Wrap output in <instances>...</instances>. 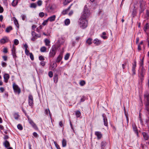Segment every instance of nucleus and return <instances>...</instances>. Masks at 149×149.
Listing matches in <instances>:
<instances>
[{
	"mask_svg": "<svg viewBox=\"0 0 149 149\" xmlns=\"http://www.w3.org/2000/svg\"><path fill=\"white\" fill-rule=\"evenodd\" d=\"M90 15L89 10L87 7L85 6L80 18L87 19L90 17Z\"/></svg>",
	"mask_w": 149,
	"mask_h": 149,
	"instance_id": "f257e3e1",
	"label": "nucleus"
},
{
	"mask_svg": "<svg viewBox=\"0 0 149 149\" xmlns=\"http://www.w3.org/2000/svg\"><path fill=\"white\" fill-rule=\"evenodd\" d=\"M79 22L80 26L83 29L86 28L88 26V21L87 19L80 18Z\"/></svg>",
	"mask_w": 149,
	"mask_h": 149,
	"instance_id": "f03ea898",
	"label": "nucleus"
},
{
	"mask_svg": "<svg viewBox=\"0 0 149 149\" xmlns=\"http://www.w3.org/2000/svg\"><path fill=\"white\" fill-rule=\"evenodd\" d=\"M56 48L55 46H53L52 47L49 53V57H54L56 54Z\"/></svg>",
	"mask_w": 149,
	"mask_h": 149,
	"instance_id": "7ed1b4c3",
	"label": "nucleus"
},
{
	"mask_svg": "<svg viewBox=\"0 0 149 149\" xmlns=\"http://www.w3.org/2000/svg\"><path fill=\"white\" fill-rule=\"evenodd\" d=\"M13 88L14 92L15 93H17L19 95L21 92V91L20 88L18 86L15 84V83H13Z\"/></svg>",
	"mask_w": 149,
	"mask_h": 149,
	"instance_id": "20e7f679",
	"label": "nucleus"
},
{
	"mask_svg": "<svg viewBox=\"0 0 149 149\" xmlns=\"http://www.w3.org/2000/svg\"><path fill=\"white\" fill-rule=\"evenodd\" d=\"M145 72V70L142 68H141L138 73V76L140 78L141 81H142L143 79V76Z\"/></svg>",
	"mask_w": 149,
	"mask_h": 149,
	"instance_id": "39448f33",
	"label": "nucleus"
},
{
	"mask_svg": "<svg viewBox=\"0 0 149 149\" xmlns=\"http://www.w3.org/2000/svg\"><path fill=\"white\" fill-rule=\"evenodd\" d=\"M33 96L29 95L28 97V103L29 106L32 107L33 105Z\"/></svg>",
	"mask_w": 149,
	"mask_h": 149,
	"instance_id": "423d86ee",
	"label": "nucleus"
},
{
	"mask_svg": "<svg viewBox=\"0 0 149 149\" xmlns=\"http://www.w3.org/2000/svg\"><path fill=\"white\" fill-rule=\"evenodd\" d=\"M134 63H132V71L133 72V75H135L136 74L135 69L136 66V59L134 60Z\"/></svg>",
	"mask_w": 149,
	"mask_h": 149,
	"instance_id": "0eeeda50",
	"label": "nucleus"
},
{
	"mask_svg": "<svg viewBox=\"0 0 149 149\" xmlns=\"http://www.w3.org/2000/svg\"><path fill=\"white\" fill-rule=\"evenodd\" d=\"M73 3H72L70 4V5L69 6L68 8L63 10L62 12V14L63 15H65L68 13V11L70 10L71 8L72 7V6L73 5Z\"/></svg>",
	"mask_w": 149,
	"mask_h": 149,
	"instance_id": "6e6552de",
	"label": "nucleus"
},
{
	"mask_svg": "<svg viewBox=\"0 0 149 149\" xmlns=\"http://www.w3.org/2000/svg\"><path fill=\"white\" fill-rule=\"evenodd\" d=\"M102 117L103 118V120L104 122V125L106 126H108V123L107 121V117H106V115L104 113H103L102 115Z\"/></svg>",
	"mask_w": 149,
	"mask_h": 149,
	"instance_id": "1a4fd4ad",
	"label": "nucleus"
},
{
	"mask_svg": "<svg viewBox=\"0 0 149 149\" xmlns=\"http://www.w3.org/2000/svg\"><path fill=\"white\" fill-rule=\"evenodd\" d=\"M28 120L30 124L32 126V127L35 130L38 129V128L36 124L31 119H28Z\"/></svg>",
	"mask_w": 149,
	"mask_h": 149,
	"instance_id": "9d476101",
	"label": "nucleus"
},
{
	"mask_svg": "<svg viewBox=\"0 0 149 149\" xmlns=\"http://www.w3.org/2000/svg\"><path fill=\"white\" fill-rule=\"evenodd\" d=\"M95 134L97 136L98 140L100 139L102 136V134L101 132L99 131H95Z\"/></svg>",
	"mask_w": 149,
	"mask_h": 149,
	"instance_id": "9b49d317",
	"label": "nucleus"
},
{
	"mask_svg": "<svg viewBox=\"0 0 149 149\" xmlns=\"http://www.w3.org/2000/svg\"><path fill=\"white\" fill-rule=\"evenodd\" d=\"M144 31L148 36L149 34V24L148 23H147L146 24L144 27Z\"/></svg>",
	"mask_w": 149,
	"mask_h": 149,
	"instance_id": "f8f14e48",
	"label": "nucleus"
},
{
	"mask_svg": "<svg viewBox=\"0 0 149 149\" xmlns=\"http://www.w3.org/2000/svg\"><path fill=\"white\" fill-rule=\"evenodd\" d=\"M10 41L8 38H3L0 40V43L2 44L8 42Z\"/></svg>",
	"mask_w": 149,
	"mask_h": 149,
	"instance_id": "ddd939ff",
	"label": "nucleus"
},
{
	"mask_svg": "<svg viewBox=\"0 0 149 149\" xmlns=\"http://www.w3.org/2000/svg\"><path fill=\"white\" fill-rule=\"evenodd\" d=\"M132 127L133 131H134V132L136 133L138 135V132L137 127L136 124L135 123H132Z\"/></svg>",
	"mask_w": 149,
	"mask_h": 149,
	"instance_id": "4468645a",
	"label": "nucleus"
},
{
	"mask_svg": "<svg viewBox=\"0 0 149 149\" xmlns=\"http://www.w3.org/2000/svg\"><path fill=\"white\" fill-rule=\"evenodd\" d=\"M144 139L145 140H147L149 138V136L148 134L145 132H143L142 133Z\"/></svg>",
	"mask_w": 149,
	"mask_h": 149,
	"instance_id": "2eb2a0df",
	"label": "nucleus"
},
{
	"mask_svg": "<svg viewBox=\"0 0 149 149\" xmlns=\"http://www.w3.org/2000/svg\"><path fill=\"white\" fill-rule=\"evenodd\" d=\"M107 144V142L105 141H102L101 143V149H105V147Z\"/></svg>",
	"mask_w": 149,
	"mask_h": 149,
	"instance_id": "dca6fc26",
	"label": "nucleus"
},
{
	"mask_svg": "<svg viewBox=\"0 0 149 149\" xmlns=\"http://www.w3.org/2000/svg\"><path fill=\"white\" fill-rule=\"evenodd\" d=\"M3 146L6 148H7L10 146V145L9 142L7 140L5 141L3 143Z\"/></svg>",
	"mask_w": 149,
	"mask_h": 149,
	"instance_id": "f3484780",
	"label": "nucleus"
},
{
	"mask_svg": "<svg viewBox=\"0 0 149 149\" xmlns=\"http://www.w3.org/2000/svg\"><path fill=\"white\" fill-rule=\"evenodd\" d=\"M93 43L96 45H99L101 43V41L97 38H96L93 41Z\"/></svg>",
	"mask_w": 149,
	"mask_h": 149,
	"instance_id": "a211bd4d",
	"label": "nucleus"
},
{
	"mask_svg": "<svg viewBox=\"0 0 149 149\" xmlns=\"http://www.w3.org/2000/svg\"><path fill=\"white\" fill-rule=\"evenodd\" d=\"M56 16L54 15L48 17L47 19L48 21L52 22L54 21L56 19Z\"/></svg>",
	"mask_w": 149,
	"mask_h": 149,
	"instance_id": "6ab92c4d",
	"label": "nucleus"
},
{
	"mask_svg": "<svg viewBox=\"0 0 149 149\" xmlns=\"http://www.w3.org/2000/svg\"><path fill=\"white\" fill-rule=\"evenodd\" d=\"M9 78V75L8 74H5L4 76V79L5 80V82L6 83H7Z\"/></svg>",
	"mask_w": 149,
	"mask_h": 149,
	"instance_id": "aec40b11",
	"label": "nucleus"
},
{
	"mask_svg": "<svg viewBox=\"0 0 149 149\" xmlns=\"http://www.w3.org/2000/svg\"><path fill=\"white\" fill-rule=\"evenodd\" d=\"M58 75L57 74H54L53 77V80L54 82L56 84L58 82Z\"/></svg>",
	"mask_w": 149,
	"mask_h": 149,
	"instance_id": "412c9836",
	"label": "nucleus"
},
{
	"mask_svg": "<svg viewBox=\"0 0 149 149\" xmlns=\"http://www.w3.org/2000/svg\"><path fill=\"white\" fill-rule=\"evenodd\" d=\"M63 57V56L62 54H60L58 56L56 62L57 63H59L62 60Z\"/></svg>",
	"mask_w": 149,
	"mask_h": 149,
	"instance_id": "4be33fe9",
	"label": "nucleus"
},
{
	"mask_svg": "<svg viewBox=\"0 0 149 149\" xmlns=\"http://www.w3.org/2000/svg\"><path fill=\"white\" fill-rule=\"evenodd\" d=\"M64 69L63 67H58L56 70L57 72H59L63 71Z\"/></svg>",
	"mask_w": 149,
	"mask_h": 149,
	"instance_id": "5701e85b",
	"label": "nucleus"
},
{
	"mask_svg": "<svg viewBox=\"0 0 149 149\" xmlns=\"http://www.w3.org/2000/svg\"><path fill=\"white\" fill-rule=\"evenodd\" d=\"M40 50L42 52H45L47 51V48L43 46L40 48Z\"/></svg>",
	"mask_w": 149,
	"mask_h": 149,
	"instance_id": "b1692460",
	"label": "nucleus"
},
{
	"mask_svg": "<svg viewBox=\"0 0 149 149\" xmlns=\"http://www.w3.org/2000/svg\"><path fill=\"white\" fill-rule=\"evenodd\" d=\"M13 29L12 27L11 26H9L7 27L6 29V32L8 33Z\"/></svg>",
	"mask_w": 149,
	"mask_h": 149,
	"instance_id": "393cba45",
	"label": "nucleus"
},
{
	"mask_svg": "<svg viewBox=\"0 0 149 149\" xmlns=\"http://www.w3.org/2000/svg\"><path fill=\"white\" fill-rule=\"evenodd\" d=\"M32 35L33 37H40L39 35L36 34L34 31L32 32Z\"/></svg>",
	"mask_w": 149,
	"mask_h": 149,
	"instance_id": "a878e982",
	"label": "nucleus"
},
{
	"mask_svg": "<svg viewBox=\"0 0 149 149\" xmlns=\"http://www.w3.org/2000/svg\"><path fill=\"white\" fill-rule=\"evenodd\" d=\"M66 141L65 139H63L62 141V146L63 147H65L66 146Z\"/></svg>",
	"mask_w": 149,
	"mask_h": 149,
	"instance_id": "bb28decb",
	"label": "nucleus"
},
{
	"mask_svg": "<svg viewBox=\"0 0 149 149\" xmlns=\"http://www.w3.org/2000/svg\"><path fill=\"white\" fill-rule=\"evenodd\" d=\"M72 1V0H65L63 3V4L64 6L66 5Z\"/></svg>",
	"mask_w": 149,
	"mask_h": 149,
	"instance_id": "cd10ccee",
	"label": "nucleus"
},
{
	"mask_svg": "<svg viewBox=\"0 0 149 149\" xmlns=\"http://www.w3.org/2000/svg\"><path fill=\"white\" fill-rule=\"evenodd\" d=\"M18 3L17 0H13L12 2V4L13 6H15L17 5Z\"/></svg>",
	"mask_w": 149,
	"mask_h": 149,
	"instance_id": "c85d7f7f",
	"label": "nucleus"
},
{
	"mask_svg": "<svg viewBox=\"0 0 149 149\" xmlns=\"http://www.w3.org/2000/svg\"><path fill=\"white\" fill-rule=\"evenodd\" d=\"M45 45L47 46H48L49 45V43H50V41L49 40L47 39H46L45 40Z\"/></svg>",
	"mask_w": 149,
	"mask_h": 149,
	"instance_id": "c756f323",
	"label": "nucleus"
},
{
	"mask_svg": "<svg viewBox=\"0 0 149 149\" xmlns=\"http://www.w3.org/2000/svg\"><path fill=\"white\" fill-rule=\"evenodd\" d=\"M92 40L91 39V38H88V39L86 40V43L89 45H91L92 43L91 42Z\"/></svg>",
	"mask_w": 149,
	"mask_h": 149,
	"instance_id": "7c9ffc66",
	"label": "nucleus"
},
{
	"mask_svg": "<svg viewBox=\"0 0 149 149\" xmlns=\"http://www.w3.org/2000/svg\"><path fill=\"white\" fill-rule=\"evenodd\" d=\"M81 115V113L79 111H77L76 112V115L77 118L79 117Z\"/></svg>",
	"mask_w": 149,
	"mask_h": 149,
	"instance_id": "2f4dec72",
	"label": "nucleus"
},
{
	"mask_svg": "<svg viewBox=\"0 0 149 149\" xmlns=\"http://www.w3.org/2000/svg\"><path fill=\"white\" fill-rule=\"evenodd\" d=\"M146 107L147 110L149 112V102H146Z\"/></svg>",
	"mask_w": 149,
	"mask_h": 149,
	"instance_id": "473e14b6",
	"label": "nucleus"
},
{
	"mask_svg": "<svg viewBox=\"0 0 149 149\" xmlns=\"http://www.w3.org/2000/svg\"><path fill=\"white\" fill-rule=\"evenodd\" d=\"M70 54L69 53H67L65 56L64 57V59L65 60H68L70 57Z\"/></svg>",
	"mask_w": 149,
	"mask_h": 149,
	"instance_id": "72a5a7b5",
	"label": "nucleus"
},
{
	"mask_svg": "<svg viewBox=\"0 0 149 149\" xmlns=\"http://www.w3.org/2000/svg\"><path fill=\"white\" fill-rule=\"evenodd\" d=\"M36 4L35 3H33L31 4L30 7L31 8H36Z\"/></svg>",
	"mask_w": 149,
	"mask_h": 149,
	"instance_id": "f704fd0d",
	"label": "nucleus"
},
{
	"mask_svg": "<svg viewBox=\"0 0 149 149\" xmlns=\"http://www.w3.org/2000/svg\"><path fill=\"white\" fill-rule=\"evenodd\" d=\"M145 5L143 4L142 3L140 2L139 5L140 9H145L144 7Z\"/></svg>",
	"mask_w": 149,
	"mask_h": 149,
	"instance_id": "c9c22d12",
	"label": "nucleus"
},
{
	"mask_svg": "<svg viewBox=\"0 0 149 149\" xmlns=\"http://www.w3.org/2000/svg\"><path fill=\"white\" fill-rule=\"evenodd\" d=\"M51 66L52 68H54V69L57 67V65L56 63H54L52 65H51Z\"/></svg>",
	"mask_w": 149,
	"mask_h": 149,
	"instance_id": "e433bc0d",
	"label": "nucleus"
},
{
	"mask_svg": "<svg viewBox=\"0 0 149 149\" xmlns=\"http://www.w3.org/2000/svg\"><path fill=\"white\" fill-rule=\"evenodd\" d=\"M70 20L69 19H66L65 21V23L66 25H68L70 24Z\"/></svg>",
	"mask_w": 149,
	"mask_h": 149,
	"instance_id": "4c0bfd02",
	"label": "nucleus"
},
{
	"mask_svg": "<svg viewBox=\"0 0 149 149\" xmlns=\"http://www.w3.org/2000/svg\"><path fill=\"white\" fill-rule=\"evenodd\" d=\"M17 127L18 129L20 130H22L23 129L22 126L20 124H19L17 125Z\"/></svg>",
	"mask_w": 149,
	"mask_h": 149,
	"instance_id": "58836bf2",
	"label": "nucleus"
},
{
	"mask_svg": "<svg viewBox=\"0 0 149 149\" xmlns=\"http://www.w3.org/2000/svg\"><path fill=\"white\" fill-rule=\"evenodd\" d=\"M14 22L16 26L18 27L19 25L17 20L15 18L14 20Z\"/></svg>",
	"mask_w": 149,
	"mask_h": 149,
	"instance_id": "ea45409f",
	"label": "nucleus"
},
{
	"mask_svg": "<svg viewBox=\"0 0 149 149\" xmlns=\"http://www.w3.org/2000/svg\"><path fill=\"white\" fill-rule=\"evenodd\" d=\"M145 97L146 100V102H149V94L145 95Z\"/></svg>",
	"mask_w": 149,
	"mask_h": 149,
	"instance_id": "a19ab883",
	"label": "nucleus"
},
{
	"mask_svg": "<svg viewBox=\"0 0 149 149\" xmlns=\"http://www.w3.org/2000/svg\"><path fill=\"white\" fill-rule=\"evenodd\" d=\"M48 112H49V114L50 115V111L49 109H46L45 110V113L48 115Z\"/></svg>",
	"mask_w": 149,
	"mask_h": 149,
	"instance_id": "79ce46f5",
	"label": "nucleus"
},
{
	"mask_svg": "<svg viewBox=\"0 0 149 149\" xmlns=\"http://www.w3.org/2000/svg\"><path fill=\"white\" fill-rule=\"evenodd\" d=\"M85 84V82L84 80L81 81L79 83V84L81 86H84Z\"/></svg>",
	"mask_w": 149,
	"mask_h": 149,
	"instance_id": "37998d69",
	"label": "nucleus"
},
{
	"mask_svg": "<svg viewBox=\"0 0 149 149\" xmlns=\"http://www.w3.org/2000/svg\"><path fill=\"white\" fill-rule=\"evenodd\" d=\"M14 118L16 120H17L18 118V117L19 116V115L17 114V113H15L13 115Z\"/></svg>",
	"mask_w": 149,
	"mask_h": 149,
	"instance_id": "c03bdc74",
	"label": "nucleus"
},
{
	"mask_svg": "<svg viewBox=\"0 0 149 149\" xmlns=\"http://www.w3.org/2000/svg\"><path fill=\"white\" fill-rule=\"evenodd\" d=\"M19 42L18 40L15 39L14 41V44L15 45H17L18 44Z\"/></svg>",
	"mask_w": 149,
	"mask_h": 149,
	"instance_id": "a18cd8bd",
	"label": "nucleus"
},
{
	"mask_svg": "<svg viewBox=\"0 0 149 149\" xmlns=\"http://www.w3.org/2000/svg\"><path fill=\"white\" fill-rule=\"evenodd\" d=\"M30 57L31 60L33 61L34 59L33 55L32 53L30 54Z\"/></svg>",
	"mask_w": 149,
	"mask_h": 149,
	"instance_id": "49530a36",
	"label": "nucleus"
},
{
	"mask_svg": "<svg viewBox=\"0 0 149 149\" xmlns=\"http://www.w3.org/2000/svg\"><path fill=\"white\" fill-rule=\"evenodd\" d=\"M39 59L40 61H43L45 60V59L41 55L39 57Z\"/></svg>",
	"mask_w": 149,
	"mask_h": 149,
	"instance_id": "de8ad7c7",
	"label": "nucleus"
},
{
	"mask_svg": "<svg viewBox=\"0 0 149 149\" xmlns=\"http://www.w3.org/2000/svg\"><path fill=\"white\" fill-rule=\"evenodd\" d=\"M39 16L40 17L42 18V17H43L44 16V15H45V13L43 12H40L39 13Z\"/></svg>",
	"mask_w": 149,
	"mask_h": 149,
	"instance_id": "09e8293b",
	"label": "nucleus"
},
{
	"mask_svg": "<svg viewBox=\"0 0 149 149\" xmlns=\"http://www.w3.org/2000/svg\"><path fill=\"white\" fill-rule=\"evenodd\" d=\"M48 21V20L47 19L45 20L42 23V25L43 26H45L46 25H47V22Z\"/></svg>",
	"mask_w": 149,
	"mask_h": 149,
	"instance_id": "8fccbe9b",
	"label": "nucleus"
},
{
	"mask_svg": "<svg viewBox=\"0 0 149 149\" xmlns=\"http://www.w3.org/2000/svg\"><path fill=\"white\" fill-rule=\"evenodd\" d=\"M37 3L39 6H40L42 5V1L41 0H39L37 1Z\"/></svg>",
	"mask_w": 149,
	"mask_h": 149,
	"instance_id": "3c124183",
	"label": "nucleus"
},
{
	"mask_svg": "<svg viewBox=\"0 0 149 149\" xmlns=\"http://www.w3.org/2000/svg\"><path fill=\"white\" fill-rule=\"evenodd\" d=\"M48 75L50 77H52L53 76V73L52 72V71L49 72L48 73Z\"/></svg>",
	"mask_w": 149,
	"mask_h": 149,
	"instance_id": "603ef678",
	"label": "nucleus"
},
{
	"mask_svg": "<svg viewBox=\"0 0 149 149\" xmlns=\"http://www.w3.org/2000/svg\"><path fill=\"white\" fill-rule=\"evenodd\" d=\"M137 49L138 51H140L141 50V47L140 44L138 45Z\"/></svg>",
	"mask_w": 149,
	"mask_h": 149,
	"instance_id": "864d4df0",
	"label": "nucleus"
},
{
	"mask_svg": "<svg viewBox=\"0 0 149 149\" xmlns=\"http://www.w3.org/2000/svg\"><path fill=\"white\" fill-rule=\"evenodd\" d=\"M11 51H12V53H15V49L14 47H13L11 49Z\"/></svg>",
	"mask_w": 149,
	"mask_h": 149,
	"instance_id": "5fc2aeb1",
	"label": "nucleus"
},
{
	"mask_svg": "<svg viewBox=\"0 0 149 149\" xmlns=\"http://www.w3.org/2000/svg\"><path fill=\"white\" fill-rule=\"evenodd\" d=\"M25 53L27 55H28L30 54L29 50L28 49H25Z\"/></svg>",
	"mask_w": 149,
	"mask_h": 149,
	"instance_id": "6e6d98bb",
	"label": "nucleus"
},
{
	"mask_svg": "<svg viewBox=\"0 0 149 149\" xmlns=\"http://www.w3.org/2000/svg\"><path fill=\"white\" fill-rule=\"evenodd\" d=\"M40 64L42 66H43L45 65V62H44V61H42L40 62Z\"/></svg>",
	"mask_w": 149,
	"mask_h": 149,
	"instance_id": "4d7b16f0",
	"label": "nucleus"
},
{
	"mask_svg": "<svg viewBox=\"0 0 149 149\" xmlns=\"http://www.w3.org/2000/svg\"><path fill=\"white\" fill-rule=\"evenodd\" d=\"M145 9H140L139 10V14H141L142 13H143L144 10Z\"/></svg>",
	"mask_w": 149,
	"mask_h": 149,
	"instance_id": "13d9d810",
	"label": "nucleus"
},
{
	"mask_svg": "<svg viewBox=\"0 0 149 149\" xmlns=\"http://www.w3.org/2000/svg\"><path fill=\"white\" fill-rule=\"evenodd\" d=\"M22 19L23 20H25V19H26V16L25 15H22Z\"/></svg>",
	"mask_w": 149,
	"mask_h": 149,
	"instance_id": "bf43d9fd",
	"label": "nucleus"
},
{
	"mask_svg": "<svg viewBox=\"0 0 149 149\" xmlns=\"http://www.w3.org/2000/svg\"><path fill=\"white\" fill-rule=\"evenodd\" d=\"M4 139L6 140L9 138L8 136L7 135H4Z\"/></svg>",
	"mask_w": 149,
	"mask_h": 149,
	"instance_id": "052dcab7",
	"label": "nucleus"
},
{
	"mask_svg": "<svg viewBox=\"0 0 149 149\" xmlns=\"http://www.w3.org/2000/svg\"><path fill=\"white\" fill-rule=\"evenodd\" d=\"M73 13V10H71L69 13L68 15L70 16L72 15Z\"/></svg>",
	"mask_w": 149,
	"mask_h": 149,
	"instance_id": "680f3d73",
	"label": "nucleus"
},
{
	"mask_svg": "<svg viewBox=\"0 0 149 149\" xmlns=\"http://www.w3.org/2000/svg\"><path fill=\"white\" fill-rule=\"evenodd\" d=\"M136 10L135 9H133V11L132 12V14L133 15V16H134V15H135L136 14Z\"/></svg>",
	"mask_w": 149,
	"mask_h": 149,
	"instance_id": "e2e57ef3",
	"label": "nucleus"
},
{
	"mask_svg": "<svg viewBox=\"0 0 149 149\" xmlns=\"http://www.w3.org/2000/svg\"><path fill=\"white\" fill-rule=\"evenodd\" d=\"M125 116H126V120H127V124H128V122H129V118H128V115L125 113Z\"/></svg>",
	"mask_w": 149,
	"mask_h": 149,
	"instance_id": "0e129e2a",
	"label": "nucleus"
},
{
	"mask_svg": "<svg viewBox=\"0 0 149 149\" xmlns=\"http://www.w3.org/2000/svg\"><path fill=\"white\" fill-rule=\"evenodd\" d=\"M43 34L46 36H50V33H45L44 32L43 33Z\"/></svg>",
	"mask_w": 149,
	"mask_h": 149,
	"instance_id": "69168bd1",
	"label": "nucleus"
},
{
	"mask_svg": "<svg viewBox=\"0 0 149 149\" xmlns=\"http://www.w3.org/2000/svg\"><path fill=\"white\" fill-rule=\"evenodd\" d=\"M33 135L35 137H37L38 136V134L36 132H34L33 133Z\"/></svg>",
	"mask_w": 149,
	"mask_h": 149,
	"instance_id": "338daca9",
	"label": "nucleus"
},
{
	"mask_svg": "<svg viewBox=\"0 0 149 149\" xmlns=\"http://www.w3.org/2000/svg\"><path fill=\"white\" fill-rule=\"evenodd\" d=\"M1 65L3 67H5L6 66V63L4 62H2L1 63Z\"/></svg>",
	"mask_w": 149,
	"mask_h": 149,
	"instance_id": "774afa93",
	"label": "nucleus"
}]
</instances>
